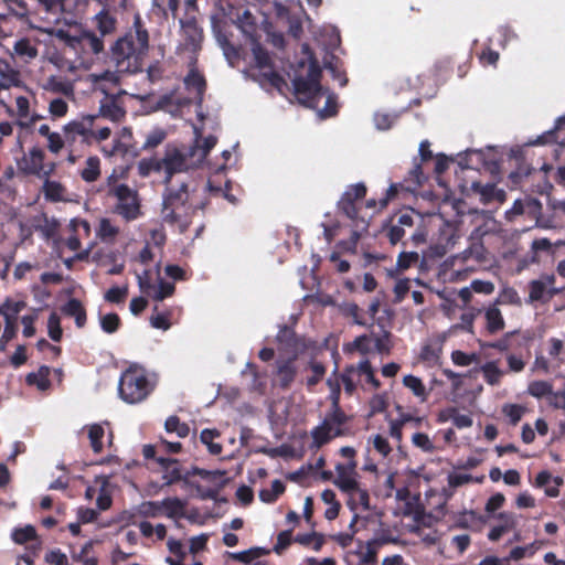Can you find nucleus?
<instances>
[{"mask_svg":"<svg viewBox=\"0 0 565 565\" xmlns=\"http://www.w3.org/2000/svg\"><path fill=\"white\" fill-rule=\"evenodd\" d=\"M527 392L531 396L542 398L553 392V386L546 381H533L529 384Z\"/></svg>","mask_w":565,"mask_h":565,"instance_id":"52","label":"nucleus"},{"mask_svg":"<svg viewBox=\"0 0 565 565\" xmlns=\"http://www.w3.org/2000/svg\"><path fill=\"white\" fill-rule=\"evenodd\" d=\"M413 444L425 452L433 454L435 446L425 433H415L412 437Z\"/></svg>","mask_w":565,"mask_h":565,"instance_id":"64","label":"nucleus"},{"mask_svg":"<svg viewBox=\"0 0 565 565\" xmlns=\"http://www.w3.org/2000/svg\"><path fill=\"white\" fill-rule=\"evenodd\" d=\"M497 303H507V305H515L521 306V298L518 291L512 287H505L499 295Z\"/></svg>","mask_w":565,"mask_h":565,"instance_id":"61","label":"nucleus"},{"mask_svg":"<svg viewBox=\"0 0 565 565\" xmlns=\"http://www.w3.org/2000/svg\"><path fill=\"white\" fill-rule=\"evenodd\" d=\"M119 233L118 227L114 226L108 218H102L98 228V236L103 241L114 239Z\"/></svg>","mask_w":565,"mask_h":565,"instance_id":"60","label":"nucleus"},{"mask_svg":"<svg viewBox=\"0 0 565 565\" xmlns=\"http://www.w3.org/2000/svg\"><path fill=\"white\" fill-rule=\"evenodd\" d=\"M62 312L68 317L74 318L77 328H83L87 321L86 309L81 300L71 298L62 307Z\"/></svg>","mask_w":565,"mask_h":565,"instance_id":"23","label":"nucleus"},{"mask_svg":"<svg viewBox=\"0 0 565 565\" xmlns=\"http://www.w3.org/2000/svg\"><path fill=\"white\" fill-rule=\"evenodd\" d=\"M415 217L418 214L414 209H406L393 214L383 225L381 233L388 239L392 245L405 243L402 241L407 231L415 227Z\"/></svg>","mask_w":565,"mask_h":565,"instance_id":"7","label":"nucleus"},{"mask_svg":"<svg viewBox=\"0 0 565 565\" xmlns=\"http://www.w3.org/2000/svg\"><path fill=\"white\" fill-rule=\"evenodd\" d=\"M161 164L166 174L163 180L166 184L171 182L175 173L198 166L194 159L188 156V150L183 152L178 148H167L164 157L161 159Z\"/></svg>","mask_w":565,"mask_h":565,"instance_id":"9","label":"nucleus"},{"mask_svg":"<svg viewBox=\"0 0 565 565\" xmlns=\"http://www.w3.org/2000/svg\"><path fill=\"white\" fill-rule=\"evenodd\" d=\"M166 138L167 132L162 128H154L146 136L145 142L142 143L141 147H139L140 152L142 150L147 151L157 148L164 141Z\"/></svg>","mask_w":565,"mask_h":565,"instance_id":"42","label":"nucleus"},{"mask_svg":"<svg viewBox=\"0 0 565 565\" xmlns=\"http://www.w3.org/2000/svg\"><path fill=\"white\" fill-rule=\"evenodd\" d=\"M353 374H356L354 364L345 366L343 372L340 374V382L344 385V391L348 395H352L356 390V384L353 381Z\"/></svg>","mask_w":565,"mask_h":565,"instance_id":"50","label":"nucleus"},{"mask_svg":"<svg viewBox=\"0 0 565 565\" xmlns=\"http://www.w3.org/2000/svg\"><path fill=\"white\" fill-rule=\"evenodd\" d=\"M50 173H51V170L44 171L43 175L45 178H49ZM42 192H43L46 201L61 202L64 200L65 188L58 181L45 179L43 186H42Z\"/></svg>","mask_w":565,"mask_h":565,"instance_id":"25","label":"nucleus"},{"mask_svg":"<svg viewBox=\"0 0 565 565\" xmlns=\"http://www.w3.org/2000/svg\"><path fill=\"white\" fill-rule=\"evenodd\" d=\"M180 23L182 36L181 46L184 51L191 52L192 56H196L202 49V42L204 39L203 29L199 25L195 18L181 20Z\"/></svg>","mask_w":565,"mask_h":565,"instance_id":"13","label":"nucleus"},{"mask_svg":"<svg viewBox=\"0 0 565 565\" xmlns=\"http://www.w3.org/2000/svg\"><path fill=\"white\" fill-rule=\"evenodd\" d=\"M355 370L356 374L360 377H364V382L369 384L373 390H379L381 387V382L375 376L374 369L367 359L360 361L355 365Z\"/></svg>","mask_w":565,"mask_h":565,"instance_id":"30","label":"nucleus"},{"mask_svg":"<svg viewBox=\"0 0 565 565\" xmlns=\"http://www.w3.org/2000/svg\"><path fill=\"white\" fill-rule=\"evenodd\" d=\"M441 354V348H435L426 344L422 348L419 358L423 362L428 364H437Z\"/></svg>","mask_w":565,"mask_h":565,"instance_id":"57","label":"nucleus"},{"mask_svg":"<svg viewBox=\"0 0 565 565\" xmlns=\"http://www.w3.org/2000/svg\"><path fill=\"white\" fill-rule=\"evenodd\" d=\"M499 523L494 525L488 533V539L491 542L499 541L505 533L516 527V516L512 512H500L494 516Z\"/></svg>","mask_w":565,"mask_h":565,"instance_id":"18","label":"nucleus"},{"mask_svg":"<svg viewBox=\"0 0 565 565\" xmlns=\"http://www.w3.org/2000/svg\"><path fill=\"white\" fill-rule=\"evenodd\" d=\"M12 539L18 544H24L36 539V531L32 525L18 527L13 531Z\"/></svg>","mask_w":565,"mask_h":565,"instance_id":"55","label":"nucleus"},{"mask_svg":"<svg viewBox=\"0 0 565 565\" xmlns=\"http://www.w3.org/2000/svg\"><path fill=\"white\" fill-rule=\"evenodd\" d=\"M51 369L47 365L39 367L38 372H31L26 375L25 382L28 385H35L40 391H46L51 386L49 379Z\"/></svg>","mask_w":565,"mask_h":565,"instance_id":"28","label":"nucleus"},{"mask_svg":"<svg viewBox=\"0 0 565 565\" xmlns=\"http://www.w3.org/2000/svg\"><path fill=\"white\" fill-rule=\"evenodd\" d=\"M369 221L365 217H361L356 223L352 224V233L348 241H342L338 245L345 252L355 253L356 245L362 234L367 232Z\"/></svg>","mask_w":565,"mask_h":565,"instance_id":"24","label":"nucleus"},{"mask_svg":"<svg viewBox=\"0 0 565 565\" xmlns=\"http://www.w3.org/2000/svg\"><path fill=\"white\" fill-rule=\"evenodd\" d=\"M217 138L213 135H209L202 140V143L196 139L195 143L188 149V156L194 159V162L199 166L204 161L209 152L215 147Z\"/></svg>","mask_w":565,"mask_h":565,"instance_id":"21","label":"nucleus"},{"mask_svg":"<svg viewBox=\"0 0 565 565\" xmlns=\"http://www.w3.org/2000/svg\"><path fill=\"white\" fill-rule=\"evenodd\" d=\"M13 51L17 56L29 62L38 56V49L29 39H20L14 43Z\"/></svg>","mask_w":565,"mask_h":565,"instance_id":"35","label":"nucleus"},{"mask_svg":"<svg viewBox=\"0 0 565 565\" xmlns=\"http://www.w3.org/2000/svg\"><path fill=\"white\" fill-rule=\"evenodd\" d=\"M44 158V151L39 147H33L30 149L29 154L19 163V167L26 174L40 175L43 171Z\"/></svg>","mask_w":565,"mask_h":565,"instance_id":"19","label":"nucleus"},{"mask_svg":"<svg viewBox=\"0 0 565 565\" xmlns=\"http://www.w3.org/2000/svg\"><path fill=\"white\" fill-rule=\"evenodd\" d=\"M277 374L279 376V386L281 388H288L295 380L296 369L294 366V360L288 359L286 361L278 362Z\"/></svg>","mask_w":565,"mask_h":565,"instance_id":"29","label":"nucleus"},{"mask_svg":"<svg viewBox=\"0 0 565 565\" xmlns=\"http://www.w3.org/2000/svg\"><path fill=\"white\" fill-rule=\"evenodd\" d=\"M193 192L189 184L182 182L179 188L169 186L163 194L162 218L170 225L178 224L181 231H185L190 217L203 205L193 202Z\"/></svg>","mask_w":565,"mask_h":565,"instance_id":"2","label":"nucleus"},{"mask_svg":"<svg viewBox=\"0 0 565 565\" xmlns=\"http://www.w3.org/2000/svg\"><path fill=\"white\" fill-rule=\"evenodd\" d=\"M68 44L76 49L81 47L85 53L99 54L104 51V42L94 32L85 31L79 36L68 39Z\"/></svg>","mask_w":565,"mask_h":565,"instance_id":"15","label":"nucleus"},{"mask_svg":"<svg viewBox=\"0 0 565 565\" xmlns=\"http://www.w3.org/2000/svg\"><path fill=\"white\" fill-rule=\"evenodd\" d=\"M302 51L309 55L308 71L306 76L299 75L292 79L294 93L301 104L315 108L327 90L320 83L322 71L315 54L308 44L302 45Z\"/></svg>","mask_w":565,"mask_h":565,"instance_id":"3","label":"nucleus"},{"mask_svg":"<svg viewBox=\"0 0 565 565\" xmlns=\"http://www.w3.org/2000/svg\"><path fill=\"white\" fill-rule=\"evenodd\" d=\"M94 542L88 541L84 544L81 552L76 555H73V559L76 562H81L83 565H98V559L96 556L90 555L93 551Z\"/></svg>","mask_w":565,"mask_h":565,"instance_id":"51","label":"nucleus"},{"mask_svg":"<svg viewBox=\"0 0 565 565\" xmlns=\"http://www.w3.org/2000/svg\"><path fill=\"white\" fill-rule=\"evenodd\" d=\"M100 175V160L93 156L86 160L85 168L81 171V177L85 182H95Z\"/></svg>","mask_w":565,"mask_h":565,"instance_id":"38","label":"nucleus"},{"mask_svg":"<svg viewBox=\"0 0 565 565\" xmlns=\"http://www.w3.org/2000/svg\"><path fill=\"white\" fill-rule=\"evenodd\" d=\"M515 334V331L507 332L501 339L493 341V342H487L481 344V348L483 349H495L499 352H507L511 348V338Z\"/></svg>","mask_w":565,"mask_h":565,"instance_id":"56","label":"nucleus"},{"mask_svg":"<svg viewBox=\"0 0 565 565\" xmlns=\"http://www.w3.org/2000/svg\"><path fill=\"white\" fill-rule=\"evenodd\" d=\"M98 116L99 118L103 117L110 119L114 122H119L125 118L126 110L114 97H106L100 103Z\"/></svg>","mask_w":565,"mask_h":565,"instance_id":"22","label":"nucleus"},{"mask_svg":"<svg viewBox=\"0 0 565 565\" xmlns=\"http://www.w3.org/2000/svg\"><path fill=\"white\" fill-rule=\"evenodd\" d=\"M158 309H159L158 306H154L153 313L150 317L151 327H153L154 329H160V330L166 331L171 327V322H170L171 312L170 311L159 312Z\"/></svg>","mask_w":565,"mask_h":565,"instance_id":"47","label":"nucleus"},{"mask_svg":"<svg viewBox=\"0 0 565 565\" xmlns=\"http://www.w3.org/2000/svg\"><path fill=\"white\" fill-rule=\"evenodd\" d=\"M285 489L284 482L276 479L271 482L270 489H262L259 491V499L265 503H274L285 492Z\"/></svg>","mask_w":565,"mask_h":565,"instance_id":"40","label":"nucleus"},{"mask_svg":"<svg viewBox=\"0 0 565 565\" xmlns=\"http://www.w3.org/2000/svg\"><path fill=\"white\" fill-rule=\"evenodd\" d=\"M351 416L340 407L339 403H332L330 411L326 414L320 425L311 430V448H321L337 437L352 434L348 426Z\"/></svg>","mask_w":565,"mask_h":565,"instance_id":"4","label":"nucleus"},{"mask_svg":"<svg viewBox=\"0 0 565 565\" xmlns=\"http://www.w3.org/2000/svg\"><path fill=\"white\" fill-rule=\"evenodd\" d=\"M563 125H565V116L559 117L556 120L555 128L537 137L533 145H545L556 142V131L559 130L563 127Z\"/></svg>","mask_w":565,"mask_h":565,"instance_id":"62","label":"nucleus"},{"mask_svg":"<svg viewBox=\"0 0 565 565\" xmlns=\"http://www.w3.org/2000/svg\"><path fill=\"white\" fill-rule=\"evenodd\" d=\"M49 111L53 118H62L68 111V104L63 98H54L50 102Z\"/></svg>","mask_w":565,"mask_h":565,"instance_id":"63","label":"nucleus"},{"mask_svg":"<svg viewBox=\"0 0 565 565\" xmlns=\"http://www.w3.org/2000/svg\"><path fill=\"white\" fill-rule=\"evenodd\" d=\"M161 159L158 158H143L138 163V173L140 177L146 178L151 172H161Z\"/></svg>","mask_w":565,"mask_h":565,"instance_id":"44","label":"nucleus"},{"mask_svg":"<svg viewBox=\"0 0 565 565\" xmlns=\"http://www.w3.org/2000/svg\"><path fill=\"white\" fill-rule=\"evenodd\" d=\"M525 413V407L520 404H504L502 414L509 418V423L515 426Z\"/></svg>","mask_w":565,"mask_h":565,"instance_id":"49","label":"nucleus"},{"mask_svg":"<svg viewBox=\"0 0 565 565\" xmlns=\"http://www.w3.org/2000/svg\"><path fill=\"white\" fill-rule=\"evenodd\" d=\"M189 72L183 78L184 87L188 92H194L195 103L201 105L204 99L207 83L206 78L198 68V57L191 56L189 61Z\"/></svg>","mask_w":565,"mask_h":565,"instance_id":"14","label":"nucleus"},{"mask_svg":"<svg viewBox=\"0 0 565 565\" xmlns=\"http://www.w3.org/2000/svg\"><path fill=\"white\" fill-rule=\"evenodd\" d=\"M164 428L167 433H175L180 438H185L190 434L189 425L186 423H182L177 415L169 416L166 419Z\"/></svg>","mask_w":565,"mask_h":565,"instance_id":"41","label":"nucleus"},{"mask_svg":"<svg viewBox=\"0 0 565 565\" xmlns=\"http://www.w3.org/2000/svg\"><path fill=\"white\" fill-rule=\"evenodd\" d=\"M366 186L363 182L351 184L347 188L338 202V210L351 220L352 224L361 220L359 204L366 195Z\"/></svg>","mask_w":565,"mask_h":565,"instance_id":"8","label":"nucleus"},{"mask_svg":"<svg viewBox=\"0 0 565 565\" xmlns=\"http://www.w3.org/2000/svg\"><path fill=\"white\" fill-rule=\"evenodd\" d=\"M347 500V505L353 512H355L359 508L364 511L370 510V494L366 489H362L360 484L349 493Z\"/></svg>","mask_w":565,"mask_h":565,"instance_id":"26","label":"nucleus"},{"mask_svg":"<svg viewBox=\"0 0 565 565\" xmlns=\"http://www.w3.org/2000/svg\"><path fill=\"white\" fill-rule=\"evenodd\" d=\"M134 29V32L126 33L111 46L117 72L132 74L141 70L142 56L149 46V34L139 18L135 20Z\"/></svg>","mask_w":565,"mask_h":565,"instance_id":"1","label":"nucleus"},{"mask_svg":"<svg viewBox=\"0 0 565 565\" xmlns=\"http://www.w3.org/2000/svg\"><path fill=\"white\" fill-rule=\"evenodd\" d=\"M356 463L352 461L350 465L345 466L343 463H338L335 467L337 478L334 480V484L347 495L355 489L359 484L356 479L352 476L354 472Z\"/></svg>","mask_w":565,"mask_h":565,"instance_id":"16","label":"nucleus"},{"mask_svg":"<svg viewBox=\"0 0 565 565\" xmlns=\"http://www.w3.org/2000/svg\"><path fill=\"white\" fill-rule=\"evenodd\" d=\"M161 508L168 518H181L184 515L185 503L177 497L166 498L161 501Z\"/></svg>","mask_w":565,"mask_h":565,"instance_id":"36","label":"nucleus"},{"mask_svg":"<svg viewBox=\"0 0 565 565\" xmlns=\"http://www.w3.org/2000/svg\"><path fill=\"white\" fill-rule=\"evenodd\" d=\"M87 118L92 119V127H90V130H92V143L94 141L100 142V141L107 140L110 137V135H111L110 128L106 127V126L105 127H100L97 124V120L99 119L98 115H87Z\"/></svg>","mask_w":565,"mask_h":565,"instance_id":"45","label":"nucleus"},{"mask_svg":"<svg viewBox=\"0 0 565 565\" xmlns=\"http://www.w3.org/2000/svg\"><path fill=\"white\" fill-rule=\"evenodd\" d=\"M44 88L53 93L63 94L65 96H71L74 93V87L72 83L54 75L47 78Z\"/></svg>","mask_w":565,"mask_h":565,"instance_id":"37","label":"nucleus"},{"mask_svg":"<svg viewBox=\"0 0 565 565\" xmlns=\"http://www.w3.org/2000/svg\"><path fill=\"white\" fill-rule=\"evenodd\" d=\"M128 295V287H111L105 292V300L110 303H121Z\"/></svg>","mask_w":565,"mask_h":565,"instance_id":"59","label":"nucleus"},{"mask_svg":"<svg viewBox=\"0 0 565 565\" xmlns=\"http://www.w3.org/2000/svg\"><path fill=\"white\" fill-rule=\"evenodd\" d=\"M157 462L163 470V479L166 480L164 484L167 486L175 483L180 480L186 481L190 477V471H186L185 475L182 473L181 465L177 459L159 457Z\"/></svg>","mask_w":565,"mask_h":565,"instance_id":"17","label":"nucleus"},{"mask_svg":"<svg viewBox=\"0 0 565 565\" xmlns=\"http://www.w3.org/2000/svg\"><path fill=\"white\" fill-rule=\"evenodd\" d=\"M252 52L255 64L258 68H273V63L268 51L259 43L256 38L252 39Z\"/></svg>","mask_w":565,"mask_h":565,"instance_id":"32","label":"nucleus"},{"mask_svg":"<svg viewBox=\"0 0 565 565\" xmlns=\"http://www.w3.org/2000/svg\"><path fill=\"white\" fill-rule=\"evenodd\" d=\"M555 276L544 275L540 279H534L529 282V303L533 302H547L554 296L562 292V288L554 287Z\"/></svg>","mask_w":565,"mask_h":565,"instance_id":"12","label":"nucleus"},{"mask_svg":"<svg viewBox=\"0 0 565 565\" xmlns=\"http://www.w3.org/2000/svg\"><path fill=\"white\" fill-rule=\"evenodd\" d=\"M121 326V320L117 313H107L100 318V328L106 333H115Z\"/></svg>","mask_w":565,"mask_h":565,"instance_id":"54","label":"nucleus"},{"mask_svg":"<svg viewBox=\"0 0 565 565\" xmlns=\"http://www.w3.org/2000/svg\"><path fill=\"white\" fill-rule=\"evenodd\" d=\"M17 333L18 322H13L7 317V320H4L3 333L0 337V352L6 351L7 344L17 337Z\"/></svg>","mask_w":565,"mask_h":565,"instance_id":"48","label":"nucleus"},{"mask_svg":"<svg viewBox=\"0 0 565 565\" xmlns=\"http://www.w3.org/2000/svg\"><path fill=\"white\" fill-rule=\"evenodd\" d=\"M419 255L417 252H402L397 257V269L406 270L417 264Z\"/></svg>","mask_w":565,"mask_h":565,"instance_id":"58","label":"nucleus"},{"mask_svg":"<svg viewBox=\"0 0 565 565\" xmlns=\"http://www.w3.org/2000/svg\"><path fill=\"white\" fill-rule=\"evenodd\" d=\"M47 332L49 337L55 341L60 342L63 335V330L61 327V319L56 312H52L47 320Z\"/></svg>","mask_w":565,"mask_h":565,"instance_id":"53","label":"nucleus"},{"mask_svg":"<svg viewBox=\"0 0 565 565\" xmlns=\"http://www.w3.org/2000/svg\"><path fill=\"white\" fill-rule=\"evenodd\" d=\"M117 200L116 212L125 220H136L140 214V204L137 191L130 189L127 184L116 185L111 191Z\"/></svg>","mask_w":565,"mask_h":565,"instance_id":"10","label":"nucleus"},{"mask_svg":"<svg viewBox=\"0 0 565 565\" xmlns=\"http://www.w3.org/2000/svg\"><path fill=\"white\" fill-rule=\"evenodd\" d=\"M403 384L405 387L409 388L416 397L420 398L422 402L427 399L428 393L419 377L412 374L405 375L403 377Z\"/></svg>","mask_w":565,"mask_h":565,"instance_id":"39","label":"nucleus"},{"mask_svg":"<svg viewBox=\"0 0 565 565\" xmlns=\"http://www.w3.org/2000/svg\"><path fill=\"white\" fill-rule=\"evenodd\" d=\"M103 9L94 17L96 29L102 35H108L116 31L117 18L115 11L126 7V0H99Z\"/></svg>","mask_w":565,"mask_h":565,"instance_id":"11","label":"nucleus"},{"mask_svg":"<svg viewBox=\"0 0 565 565\" xmlns=\"http://www.w3.org/2000/svg\"><path fill=\"white\" fill-rule=\"evenodd\" d=\"M480 371L482 373L483 380L489 385H499L501 383L502 376L504 375V371L499 369L498 361H489L481 365Z\"/></svg>","mask_w":565,"mask_h":565,"instance_id":"31","label":"nucleus"},{"mask_svg":"<svg viewBox=\"0 0 565 565\" xmlns=\"http://www.w3.org/2000/svg\"><path fill=\"white\" fill-rule=\"evenodd\" d=\"M153 387L149 382L145 369L131 365L122 372L118 392L119 396L129 404H137L145 401Z\"/></svg>","mask_w":565,"mask_h":565,"instance_id":"5","label":"nucleus"},{"mask_svg":"<svg viewBox=\"0 0 565 565\" xmlns=\"http://www.w3.org/2000/svg\"><path fill=\"white\" fill-rule=\"evenodd\" d=\"M220 436L216 429H203L200 435L201 441L207 446L210 454L220 455L222 452V446L214 443V439Z\"/></svg>","mask_w":565,"mask_h":565,"instance_id":"43","label":"nucleus"},{"mask_svg":"<svg viewBox=\"0 0 565 565\" xmlns=\"http://www.w3.org/2000/svg\"><path fill=\"white\" fill-rule=\"evenodd\" d=\"M379 551L367 541L365 545L359 542V548L354 552L359 556V565H376Z\"/></svg>","mask_w":565,"mask_h":565,"instance_id":"33","label":"nucleus"},{"mask_svg":"<svg viewBox=\"0 0 565 565\" xmlns=\"http://www.w3.org/2000/svg\"><path fill=\"white\" fill-rule=\"evenodd\" d=\"M484 318H486V329L490 334H495L499 331L503 330L505 327V321L503 319V316L495 303L490 306L486 310Z\"/></svg>","mask_w":565,"mask_h":565,"instance_id":"27","label":"nucleus"},{"mask_svg":"<svg viewBox=\"0 0 565 565\" xmlns=\"http://www.w3.org/2000/svg\"><path fill=\"white\" fill-rule=\"evenodd\" d=\"M104 428L98 424H94L88 428V438L90 441V447L93 448L95 454H99L103 450L102 440L104 438Z\"/></svg>","mask_w":565,"mask_h":565,"instance_id":"46","label":"nucleus"},{"mask_svg":"<svg viewBox=\"0 0 565 565\" xmlns=\"http://www.w3.org/2000/svg\"><path fill=\"white\" fill-rule=\"evenodd\" d=\"M92 119L87 115L68 121L63 126V134L66 139V148L68 150L67 161L74 164L84 148L92 145Z\"/></svg>","mask_w":565,"mask_h":565,"instance_id":"6","label":"nucleus"},{"mask_svg":"<svg viewBox=\"0 0 565 565\" xmlns=\"http://www.w3.org/2000/svg\"><path fill=\"white\" fill-rule=\"evenodd\" d=\"M103 152L106 157L120 156L124 159H135L140 154V149L136 142L117 139L109 149L103 148Z\"/></svg>","mask_w":565,"mask_h":565,"instance_id":"20","label":"nucleus"},{"mask_svg":"<svg viewBox=\"0 0 565 565\" xmlns=\"http://www.w3.org/2000/svg\"><path fill=\"white\" fill-rule=\"evenodd\" d=\"M26 307V302L23 300L13 301L7 298L6 301L0 306V315L3 316L4 320L7 317L13 322H18V315Z\"/></svg>","mask_w":565,"mask_h":565,"instance_id":"34","label":"nucleus"}]
</instances>
